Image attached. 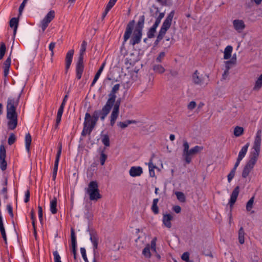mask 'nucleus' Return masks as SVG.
I'll use <instances>...</instances> for the list:
<instances>
[{"mask_svg":"<svg viewBox=\"0 0 262 262\" xmlns=\"http://www.w3.org/2000/svg\"><path fill=\"white\" fill-rule=\"evenodd\" d=\"M6 150L3 144L0 145V168L3 171L6 170L7 163L6 160Z\"/></svg>","mask_w":262,"mask_h":262,"instance_id":"4468645a","label":"nucleus"},{"mask_svg":"<svg viewBox=\"0 0 262 262\" xmlns=\"http://www.w3.org/2000/svg\"><path fill=\"white\" fill-rule=\"evenodd\" d=\"M165 56V53L164 51L161 52L156 59V61L158 63H161L163 58Z\"/></svg>","mask_w":262,"mask_h":262,"instance_id":"09e8293b","label":"nucleus"},{"mask_svg":"<svg viewBox=\"0 0 262 262\" xmlns=\"http://www.w3.org/2000/svg\"><path fill=\"white\" fill-rule=\"evenodd\" d=\"M136 123V121L135 120H127L124 122H119L118 123V125L122 128H125V127H127L129 124H133V123Z\"/></svg>","mask_w":262,"mask_h":262,"instance_id":"e433bc0d","label":"nucleus"},{"mask_svg":"<svg viewBox=\"0 0 262 262\" xmlns=\"http://www.w3.org/2000/svg\"><path fill=\"white\" fill-rule=\"evenodd\" d=\"M143 172V169L140 166H132L129 171V175L132 177H139Z\"/></svg>","mask_w":262,"mask_h":262,"instance_id":"aec40b11","label":"nucleus"},{"mask_svg":"<svg viewBox=\"0 0 262 262\" xmlns=\"http://www.w3.org/2000/svg\"><path fill=\"white\" fill-rule=\"evenodd\" d=\"M11 53H12V51H11L9 57L4 61V62L3 63V67L10 68L11 63Z\"/></svg>","mask_w":262,"mask_h":262,"instance_id":"de8ad7c7","label":"nucleus"},{"mask_svg":"<svg viewBox=\"0 0 262 262\" xmlns=\"http://www.w3.org/2000/svg\"><path fill=\"white\" fill-rule=\"evenodd\" d=\"M154 157H155V154H152L150 159H149V161L148 163L149 175L151 177H155V173L154 169L157 168V166L154 165L152 162V159L154 158Z\"/></svg>","mask_w":262,"mask_h":262,"instance_id":"b1692460","label":"nucleus"},{"mask_svg":"<svg viewBox=\"0 0 262 262\" xmlns=\"http://www.w3.org/2000/svg\"><path fill=\"white\" fill-rule=\"evenodd\" d=\"M23 91V90L21 91L17 97H9L7 99L6 118L8 119L7 127L9 130L15 129L18 125V114L16 110Z\"/></svg>","mask_w":262,"mask_h":262,"instance_id":"f03ea898","label":"nucleus"},{"mask_svg":"<svg viewBox=\"0 0 262 262\" xmlns=\"http://www.w3.org/2000/svg\"><path fill=\"white\" fill-rule=\"evenodd\" d=\"M159 199H154L152 201V204L151 207V210L154 214H158L159 213V209L158 206Z\"/></svg>","mask_w":262,"mask_h":262,"instance_id":"2f4dec72","label":"nucleus"},{"mask_svg":"<svg viewBox=\"0 0 262 262\" xmlns=\"http://www.w3.org/2000/svg\"><path fill=\"white\" fill-rule=\"evenodd\" d=\"M93 120L92 119L91 115L90 113L86 112L85 115L84 121L83 125L89 126L90 129H94L96 124H93Z\"/></svg>","mask_w":262,"mask_h":262,"instance_id":"4be33fe9","label":"nucleus"},{"mask_svg":"<svg viewBox=\"0 0 262 262\" xmlns=\"http://www.w3.org/2000/svg\"><path fill=\"white\" fill-rule=\"evenodd\" d=\"M142 254L145 257L149 258L151 256V253L150 251V247L149 245L146 246L142 251Z\"/></svg>","mask_w":262,"mask_h":262,"instance_id":"c03bdc74","label":"nucleus"},{"mask_svg":"<svg viewBox=\"0 0 262 262\" xmlns=\"http://www.w3.org/2000/svg\"><path fill=\"white\" fill-rule=\"evenodd\" d=\"M6 47L4 42H1L0 43V60H2L6 53Z\"/></svg>","mask_w":262,"mask_h":262,"instance_id":"a19ab883","label":"nucleus"},{"mask_svg":"<svg viewBox=\"0 0 262 262\" xmlns=\"http://www.w3.org/2000/svg\"><path fill=\"white\" fill-rule=\"evenodd\" d=\"M19 16L18 17H13L9 21V26L13 29V39H14L18 26Z\"/></svg>","mask_w":262,"mask_h":262,"instance_id":"a211bd4d","label":"nucleus"},{"mask_svg":"<svg viewBox=\"0 0 262 262\" xmlns=\"http://www.w3.org/2000/svg\"><path fill=\"white\" fill-rule=\"evenodd\" d=\"M152 70L156 74H161L165 72V68L160 64H155L152 66Z\"/></svg>","mask_w":262,"mask_h":262,"instance_id":"7c9ffc66","label":"nucleus"},{"mask_svg":"<svg viewBox=\"0 0 262 262\" xmlns=\"http://www.w3.org/2000/svg\"><path fill=\"white\" fill-rule=\"evenodd\" d=\"M196 105V102L194 101H191L188 105V109L190 110H192L194 109Z\"/></svg>","mask_w":262,"mask_h":262,"instance_id":"0e129e2a","label":"nucleus"},{"mask_svg":"<svg viewBox=\"0 0 262 262\" xmlns=\"http://www.w3.org/2000/svg\"><path fill=\"white\" fill-rule=\"evenodd\" d=\"M120 88L119 84H116L113 87L110 93L108 94V99L105 103V109H108L110 107H113V105L114 104L115 100L116 99L117 96L116 93L118 92Z\"/></svg>","mask_w":262,"mask_h":262,"instance_id":"6e6552de","label":"nucleus"},{"mask_svg":"<svg viewBox=\"0 0 262 262\" xmlns=\"http://www.w3.org/2000/svg\"><path fill=\"white\" fill-rule=\"evenodd\" d=\"M203 149V146L198 145H196L190 149L183 158L185 162L189 164L191 162L192 156L201 151Z\"/></svg>","mask_w":262,"mask_h":262,"instance_id":"f8f14e48","label":"nucleus"},{"mask_svg":"<svg viewBox=\"0 0 262 262\" xmlns=\"http://www.w3.org/2000/svg\"><path fill=\"white\" fill-rule=\"evenodd\" d=\"M250 143L249 142L247 143L241 149L239 152L237 158L240 160H242L244 157L245 156L247 151L248 147L249 146Z\"/></svg>","mask_w":262,"mask_h":262,"instance_id":"c756f323","label":"nucleus"},{"mask_svg":"<svg viewBox=\"0 0 262 262\" xmlns=\"http://www.w3.org/2000/svg\"><path fill=\"white\" fill-rule=\"evenodd\" d=\"M28 0H23L22 3L19 6V9H18V16H20L23 12V11L25 7V5L27 2Z\"/></svg>","mask_w":262,"mask_h":262,"instance_id":"603ef678","label":"nucleus"},{"mask_svg":"<svg viewBox=\"0 0 262 262\" xmlns=\"http://www.w3.org/2000/svg\"><path fill=\"white\" fill-rule=\"evenodd\" d=\"M199 73L198 70H195L192 74V80L195 84H202L203 83L204 77L199 76Z\"/></svg>","mask_w":262,"mask_h":262,"instance_id":"5701e85b","label":"nucleus"},{"mask_svg":"<svg viewBox=\"0 0 262 262\" xmlns=\"http://www.w3.org/2000/svg\"><path fill=\"white\" fill-rule=\"evenodd\" d=\"M117 0H110L107 3L106 7L110 8L111 9L115 5Z\"/></svg>","mask_w":262,"mask_h":262,"instance_id":"69168bd1","label":"nucleus"},{"mask_svg":"<svg viewBox=\"0 0 262 262\" xmlns=\"http://www.w3.org/2000/svg\"><path fill=\"white\" fill-rule=\"evenodd\" d=\"M175 194L177 196V199L182 203L186 202V196L184 193L181 191H176Z\"/></svg>","mask_w":262,"mask_h":262,"instance_id":"ea45409f","label":"nucleus"},{"mask_svg":"<svg viewBox=\"0 0 262 262\" xmlns=\"http://www.w3.org/2000/svg\"><path fill=\"white\" fill-rule=\"evenodd\" d=\"M262 87V74L258 77L255 81L253 90H259Z\"/></svg>","mask_w":262,"mask_h":262,"instance_id":"f704fd0d","label":"nucleus"},{"mask_svg":"<svg viewBox=\"0 0 262 262\" xmlns=\"http://www.w3.org/2000/svg\"><path fill=\"white\" fill-rule=\"evenodd\" d=\"M58 165L55 164L54 165L53 170L52 172V180L53 181H55L56 180L57 173V170H58Z\"/></svg>","mask_w":262,"mask_h":262,"instance_id":"864d4df0","label":"nucleus"},{"mask_svg":"<svg viewBox=\"0 0 262 262\" xmlns=\"http://www.w3.org/2000/svg\"><path fill=\"white\" fill-rule=\"evenodd\" d=\"M152 7L155 9V12H154L153 10L151 9H150V15L152 17H156L158 14L159 13V15L157 17V18H159V19L161 20L164 16V13L161 12L159 13V8L157 6H155L154 5L152 6Z\"/></svg>","mask_w":262,"mask_h":262,"instance_id":"a878e982","label":"nucleus"},{"mask_svg":"<svg viewBox=\"0 0 262 262\" xmlns=\"http://www.w3.org/2000/svg\"><path fill=\"white\" fill-rule=\"evenodd\" d=\"M38 218H39V222L41 225H42L43 224V211H42V208L40 205L38 206Z\"/></svg>","mask_w":262,"mask_h":262,"instance_id":"49530a36","label":"nucleus"},{"mask_svg":"<svg viewBox=\"0 0 262 262\" xmlns=\"http://www.w3.org/2000/svg\"><path fill=\"white\" fill-rule=\"evenodd\" d=\"M233 25L235 30L239 33L242 32L246 27L244 21L241 19L234 20L233 21Z\"/></svg>","mask_w":262,"mask_h":262,"instance_id":"6ab92c4d","label":"nucleus"},{"mask_svg":"<svg viewBox=\"0 0 262 262\" xmlns=\"http://www.w3.org/2000/svg\"><path fill=\"white\" fill-rule=\"evenodd\" d=\"M105 63L103 62L97 71V73H96L95 76L97 77V78H99L101 73L102 72L104 67L105 66Z\"/></svg>","mask_w":262,"mask_h":262,"instance_id":"5fc2aeb1","label":"nucleus"},{"mask_svg":"<svg viewBox=\"0 0 262 262\" xmlns=\"http://www.w3.org/2000/svg\"><path fill=\"white\" fill-rule=\"evenodd\" d=\"M156 238H154L151 242V249L152 251L156 252Z\"/></svg>","mask_w":262,"mask_h":262,"instance_id":"e2e57ef3","label":"nucleus"},{"mask_svg":"<svg viewBox=\"0 0 262 262\" xmlns=\"http://www.w3.org/2000/svg\"><path fill=\"white\" fill-rule=\"evenodd\" d=\"M173 219V216L170 213H166L163 214V225L168 228L171 227V221Z\"/></svg>","mask_w":262,"mask_h":262,"instance_id":"412c9836","label":"nucleus"},{"mask_svg":"<svg viewBox=\"0 0 262 262\" xmlns=\"http://www.w3.org/2000/svg\"><path fill=\"white\" fill-rule=\"evenodd\" d=\"M62 152V143L61 142H59L57 146V151L56 155L55 160L54 162L55 164L58 165L60 158Z\"/></svg>","mask_w":262,"mask_h":262,"instance_id":"473e14b6","label":"nucleus"},{"mask_svg":"<svg viewBox=\"0 0 262 262\" xmlns=\"http://www.w3.org/2000/svg\"><path fill=\"white\" fill-rule=\"evenodd\" d=\"M32 142V137L29 133L26 134L25 136V147L28 153L30 152V147Z\"/></svg>","mask_w":262,"mask_h":262,"instance_id":"cd10ccee","label":"nucleus"},{"mask_svg":"<svg viewBox=\"0 0 262 262\" xmlns=\"http://www.w3.org/2000/svg\"><path fill=\"white\" fill-rule=\"evenodd\" d=\"M86 192L89 195L91 201H97L102 198V195L100 193L99 184L97 181H92L89 183Z\"/></svg>","mask_w":262,"mask_h":262,"instance_id":"39448f33","label":"nucleus"},{"mask_svg":"<svg viewBox=\"0 0 262 262\" xmlns=\"http://www.w3.org/2000/svg\"><path fill=\"white\" fill-rule=\"evenodd\" d=\"M64 106H65L64 105L60 104V105L59 106V108H58V112H57V115H58V116H62L63 112Z\"/></svg>","mask_w":262,"mask_h":262,"instance_id":"774afa93","label":"nucleus"},{"mask_svg":"<svg viewBox=\"0 0 262 262\" xmlns=\"http://www.w3.org/2000/svg\"><path fill=\"white\" fill-rule=\"evenodd\" d=\"M87 42L83 40L81 43L79 56L76 63V78L79 80L81 78L84 71V54L85 52Z\"/></svg>","mask_w":262,"mask_h":262,"instance_id":"20e7f679","label":"nucleus"},{"mask_svg":"<svg viewBox=\"0 0 262 262\" xmlns=\"http://www.w3.org/2000/svg\"><path fill=\"white\" fill-rule=\"evenodd\" d=\"M55 11L51 10L41 21L40 26L41 28L42 32L45 31L49 23L55 18Z\"/></svg>","mask_w":262,"mask_h":262,"instance_id":"9b49d317","label":"nucleus"},{"mask_svg":"<svg viewBox=\"0 0 262 262\" xmlns=\"http://www.w3.org/2000/svg\"><path fill=\"white\" fill-rule=\"evenodd\" d=\"M157 28L151 26L147 32V38H152L155 36V33H156Z\"/></svg>","mask_w":262,"mask_h":262,"instance_id":"58836bf2","label":"nucleus"},{"mask_svg":"<svg viewBox=\"0 0 262 262\" xmlns=\"http://www.w3.org/2000/svg\"><path fill=\"white\" fill-rule=\"evenodd\" d=\"M61 117L62 116H59L57 115L56 116V123H55V124L54 125V128L55 129H57L58 128V126L61 122Z\"/></svg>","mask_w":262,"mask_h":262,"instance_id":"052dcab7","label":"nucleus"},{"mask_svg":"<svg viewBox=\"0 0 262 262\" xmlns=\"http://www.w3.org/2000/svg\"><path fill=\"white\" fill-rule=\"evenodd\" d=\"M90 128L89 126H87L86 125L85 126V125H83V129L81 132V136H85L87 134L90 135L93 129H90Z\"/></svg>","mask_w":262,"mask_h":262,"instance_id":"37998d69","label":"nucleus"},{"mask_svg":"<svg viewBox=\"0 0 262 262\" xmlns=\"http://www.w3.org/2000/svg\"><path fill=\"white\" fill-rule=\"evenodd\" d=\"M105 104L104 106H103L101 110H96L94 112L92 115L91 116L92 119L93 120V124H96L99 117L101 120H104L107 115L110 113L111 109L113 108L110 107V108L106 110L105 109Z\"/></svg>","mask_w":262,"mask_h":262,"instance_id":"0eeeda50","label":"nucleus"},{"mask_svg":"<svg viewBox=\"0 0 262 262\" xmlns=\"http://www.w3.org/2000/svg\"><path fill=\"white\" fill-rule=\"evenodd\" d=\"M71 251L73 254V258H74L75 261L77 262L76 236L75 235V231H74V229L72 228L71 229Z\"/></svg>","mask_w":262,"mask_h":262,"instance_id":"ddd939ff","label":"nucleus"},{"mask_svg":"<svg viewBox=\"0 0 262 262\" xmlns=\"http://www.w3.org/2000/svg\"><path fill=\"white\" fill-rule=\"evenodd\" d=\"M103 131H102L100 134L101 141L105 147H109L110 146V136L108 134H103Z\"/></svg>","mask_w":262,"mask_h":262,"instance_id":"bb28decb","label":"nucleus"},{"mask_svg":"<svg viewBox=\"0 0 262 262\" xmlns=\"http://www.w3.org/2000/svg\"><path fill=\"white\" fill-rule=\"evenodd\" d=\"M74 54V50L73 49L68 51L66 55L65 58V73L67 74L68 71L71 65L73 55Z\"/></svg>","mask_w":262,"mask_h":262,"instance_id":"dca6fc26","label":"nucleus"},{"mask_svg":"<svg viewBox=\"0 0 262 262\" xmlns=\"http://www.w3.org/2000/svg\"><path fill=\"white\" fill-rule=\"evenodd\" d=\"M259 155L253 152H250L249 159L246 163L242 171V176L243 178L245 179L248 176L255 165Z\"/></svg>","mask_w":262,"mask_h":262,"instance_id":"423d86ee","label":"nucleus"},{"mask_svg":"<svg viewBox=\"0 0 262 262\" xmlns=\"http://www.w3.org/2000/svg\"><path fill=\"white\" fill-rule=\"evenodd\" d=\"M189 253L188 252H185L182 255L181 258L183 260L186 261L189 259Z\"/></svg>","mask_w":262,"mask_h":262,"instance_id":"680f3d73","label":"nucleus"},{"mask_svg":"<svg viewBox=\"0 0 262 262\" xmlns=\"http://www.w3.org/2000/svg\"><path fill=\"white\" fill-rule=\"evenodd\" d=\"M2 193L4 195V199L5 200H7L8 199V188L7 187H3L2 189Z\"/></svg>","mask_w":262,"mask_h":262,"instance_id":"4d7b16f0","label":"nucleus"},{"mask_svg":"<svg viewBox=\"0 0 262 262\" xmlns=\"http://www.w3.org/2000/svg\"><path fill=\"white\" fill-rule=\"evenodd\" d=\"M7 210L11 217L13 218L14 216V214L13 213V208L11 204H8L7 205Z\"/></svg>","mask_w":262,"mask_h":262,"instance_id":"6e6d98bb","label":"nucleus"},{"mask_svg":"<svg viewBox=\"0 0 262 262\" xmlns=\"http://www.w3.org/2000/svg\"><path fill=\"white\" fill-rule=\"evenodd\" d=\"M175 13L174 10H172L167 15V17L162 23V26L159 31L156 39L154 42V46L156 47L158 45L160 41L163 39L167 31L170 28L172 20Z\"/></svg>","mask_w":262,"mask_h":262,"instance_id":"7ed1b4c3","label":"nucleus"},{"mask_svg":"<svg viewBox=\"0 0 262 262\" xmlns=\"http://www.w3.org/2000/svg\"><path fill=\"white\" fill-rule=\"evenodd\" d=\"M244 133V129L243 127L236 126L234 129V135L235 137H239Z\"/></svg>","mask_w":262,"mask_h":262,"instance_id":"4c0bfd02","label":"nucleus"},{"mask_svg":"<svg viewBox=\"0 0 262 262\" xmlns=\"http://www.w3.org/2000/svg\"><path fill=\"white\" fill-rule=\"evenodd\" d=\"M245 233L243 227H241L238 233V239L240 244H243L245 243Z\"/></svg>","mask_w":262,"mask_h":262,"instance_id":"72a5a7b5","label":"nucleus"},{"mask_svg":"<svg viewBox=\"0 0 262 262\" xmlns=\"http://www.w3.org/2000/svg\"><path fill=\"white\" fill-rule=\"evenodd\" d=\"M53 254L54 256V262H61V257L57 251H53Z\"/></svg>","mask_w":262,"mask_h":262,"instance_id":"3c124183","label":"nucleus"},{"mask_svg":"<svg viewBox=\"0 0 262 262\" xmlns=\"http://www.w3.org/2000/svg\"><path fill=\"white\" fill-rule=\"evenodd\" d=\"M80 250L82 257L84 261H86V260H88V259L87 258V256H86L85 249L83 247H82V248H80Z\"/></svg>","mask_w":262,"mask_h":262,"instance_id":"bf43d9fd","label":"nucleus"},{"mask_svg":"<svg viewBox=\"0 0 262 262\" xmlns=\"http://www.w3.org/2000/svg\"><path fill=\"white\" fill-rule=\"evenodd\" d=\"M183 147H184V149H183V151L182 156H183V157L184 158V156H185V155L186 154V153L189 150V145L187 141H184V142L183 143Z\"/></svg>","mask_w":262,"mask_h":262,"instance_id":"8fccbe9b","label":"nucleus"},{"mask_svg":"<svg viewBox=\"0 0 262 262\" xmlns=\"http://www.w3.org/2000/svg\"><path fill=\"white\" fill-rule=\"evenodd\" d=\"M254 201V196H253L247 202V203L246 204V210L247 211H251V209L253 208Z\"/></svg>","mask_w":262,"mask_h":262,"instance_id":"79ce46f5","label":"nucleus"},{"mask_svg":"<svg viewBox=\"0 0 262 262\" xmlns=\"http://www.w3.org/2000/svg\"><path fill=\"white\" fill-rule=\"evenodd\" d=\"M239 190H240L239 186H236L233 189V191L232 192L231 194L230 195V198L229 200L228 205H229V206H230V211H229V215H230V219L232 217V211L233 207L237 200L238 195L239 193Z\"/></svg>","mask_w":262,"mask_h":262,"instance_id":"1a4fd4ad","label":"nucleus"},{"mask_svg":"<svg viewBox=\"0 0 262 262\" xmlns=\"http://www.w3.org/2000/svg\"><path fill=\"white\" fill-rule=\"evenodd\" d=\"M105 149L106 148L104 147L103 149L101 150L100 155V164L102 166H103L107 158V155L104 153Z\"/></svg>","mask_w":262,"mask_h":262,"instance_id":"c9c22d12","label":"nucleus"},{"mask_svg":"<svg viewBox=\"0 0 262 262\" xmlns=\"http://www.w3.org/2000/svg\"><path fill=\"white\" fill-rule=\"evenodd\" d=\"M16 140V137L14 133H11L8 140V143L9 145H11L14 144Z\"/></svg>","mask_w":262,"mask_h":262,"instance_id":"a18cd8bd","label":"nucleus"},{"mask_svg":"<svg viewBox=\"0 0 262 262\" xmlns=\"http://www.w3.org/2000/svg\"><path fill=\"white\" fill-rule=\"evenodd\" d=\"M145 19V17L144 15L140 16L135 26V20H131L128 23L123 35V45L130 37V45L134 46L136 44L140 43L142 36L143 29L144 27Z\"/></svg>","mask_w":262,"mask_h":262,"instance_id":"f257e3e1","label":"nucleus"},{"mask_svg":"<svg viewBox=\"0 0 262 262\" xmlns=\"http://www.w3.org/2000/svg\"><path fill=\"white\" fill-rule=\"evenodd\" d=\"M87 231L89 232L90 236V239L93 244V251L94 254H95L96 250L98 248L99 236L96 231L93 228H90L89 227Z\"/></svg>","mask_w":262,"mask_h":262,"instance_id":"9d476101","label":"nucleus"},{"mask_svg":"<svg viewBox=\"0 0 262 262\" xmlns=\"http://www.w3.org/2000/svg\"><path fill=\"white\" fill-rule=\"evenodd\" d=\"M203 253L204 255H205V256H209L211 258L213 257V255L212 254V252L211 251L209 250V249H207V250H204L203 251Z\"/></svg>","mask_w":262,"mask_h":262,"instance_id":"338daca9","label":"nucleus"},{"mask_svg":"<svg viewBox=\"0 0 262 262\" xmlns=\"http://www.w3.org/2000/svg\"><path fill=\"white\" fill-rule=\"evenodd\" d=\"M113 108L111 115L110 120V125L112 126L114 125L116 120L119 116L120 106L114 104L113 105Z\"/></svg>","mask_w":262,"mask_h":262,"instance_id":"f3484780","label":"nucleus"},{"mask_svg":"<svg viewBox=\"0 0 262 262\" xmlns=\"http://www.w3.org/2000/svg\"><path fill=\"white\" fill-rule=\"evenodd\" d=\"M57 200L56 197L54 196L52 200L50 201V210L53 214H56L58 209L57 208Z\"/></svg>","mask_w":262,"mask_h":262,"instance_id":"393cba45","label":"nucleus"},{"mask_svg":"<svg viewBox=\"0 0 262 262\" xmlns=\"http://www.w3.org/2000/svg\"><path fill=\"white\" fill-rule=\"evenodd\" d=\"M233 51V47L230 45L227 46L224 50V59H229L231 57L232 52Z\"/></svg>","mask_w":262,"mask_h":262,"instance_id":"c85d7f7f","label":"nucleus"},{"mask_svg":"<svg viewBox=\"0 0 262 262\" xmlns=\"http://www.w3.org/2000/svg\"><path fill=\"white\" fill-rule=\"evenodd\" d=\"M261 129H258L257 131L256 134V136L255 137L254 145L253 148L254 149V151L252 152L259 154L260 150V146H261Z\"/></svg>","mask_w":262,"mask_h":262,"instance_id":"2eb2a0df","label":"nucleus"},{"mask_svg":"<svg viewBox=\"0 0 262 262\" xmlns=\"http://www.w3.org/2000/svg\"><path fill=\"white\" fill-rule=\"evenodd\" d=\"M30 198V192L29 189H27L25 191L24 202L27 203L29 202Z\"/></svg>","mask_w":262,"mask_h":262,"instance_id":"13d9d810","label":"nucleus"}]
</instances>
